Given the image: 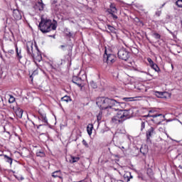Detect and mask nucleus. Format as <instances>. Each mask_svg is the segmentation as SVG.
Instances as JSON below:
<instances>
[{
  "instance_id": "1",
  "label": "nucleus",
  "mask_w": 182,
  "mask_h": 182,
  "mask_svg": "<svg viewBox=\"0 0 182 182\" xmlns=\"http://www.w3.org/2000/svg\"><path fill=\"white\" fill-rule=\"evenodd\" d=\"M58 28V23L54 21V23L52 22V20L41 17V21L38 25V28L43 33H48L52 31H56Z\"/></svg>"
},
{
  "instance_id": "2",
  "label": "nucleus",
  "mask_w": 182,
  "mask_h": 182,
  "mask_svg": "<svg viewBox=\"0 0 182 182\" xmlns=\"http://www.w3.org/2000/svg\"><path fill=\"white\" fill-rule=\"evenodd\" d=\"M96 103L100 109L102 110H106L107 109H112V107H113V106H116L119 102L114 99L100 97L97 98Z\"/></svg>"
},
{
  "instance_id": "3",
  "label": "nucleus",
  "mask_w": 182,
  "mask_h": 182,
  "mask_svg": "<svg viewBox=\"0 0 182 182\" xmlns=\"http://www.w3.org/2000/svg\"><path fill=\"white\" fill-rule=\"evenodd\" d=\"M132 114H133L132 109H120L117 114L112 117V122L115 124H119V123H122L124 120L130 119Z\"/></svg>"
},
{
  "instance_id": "4",
  "label": "nucleus",
  "mask_w": 182,
  "mask_h": 182,
  "mask_svg": "<svg viewBox=\"0 0 182 182\" xmlns=\"http://www.w3.org/2000/svg\"><path fill=\"white\" fill-rule=\"evenodd\" d=\"M118 58L122 60H127L130 58V53L126 48H121L118 50Z\"/></svg>"
},
{
  "instance_id": "5",
  "label": "nucleus",
  "mask_w": 182,
  "mask_h": 182,
  "mask_svg": "<svg viewBox=\"0 0 182 182\" xmlns=\"http://www.w3.org/2000/svg\"><path fill=\"white\" fill-rule=\"evenodd\" d=\"M104 62H106L108 65H112V63H114L116 62V56L113 54H104Z\"/></svg>"
},
{
  "instance_id": "6",
  "label": "nucleus",
  "mask_w": 182,
  "mask_h": 182,
  "mask_svg": "<svg viewBox=\"0 0 182 182\" xmlns=\"http://www.w3.org/2000/svg\"><path fill=\"white\" fill-rule=\"evenodd\" d=\"M39 114H41V117H38V120L39 122V123H41V122H42L44 124H40L38 125H37V129H39V127H41V126H46V124H48V118H46V114L45 113H42L41 112V111H39Z\"/></svg>"
},
{
  "instance_id": "7",
  "label": "nucleus",
  "mask_w": 182,
  "mask_h": 182,
  "mask_svg": "<svg viewBox=\"0 0 182 182\" xmlns=\"http://www.w3.org/2000/svg\"><path fill=\"white\" fill-rule=\"evenodd\" d=\"M107 12L112 15L113 19H117L116 14H117V9L114 6V4H111L109 9H107Z\"/></svg>"
},
{
  "instance_id": "8",
  "label": "nucleus",
  "mask_w": 182,
  "mask_h": 182,
  "mask_svg": "<svg viewBox=\"0 0 182 182\" xmlns=\"http://www.w3.org/2000/svg\"><path fill=\"white\" fill-rule=\"evenodd\" d=\"M27 52L30 56L35 58V54L33 53V43L28 42L27 43Z\"/></svg>"
},
{
  "instance_id": "9",
  "label": "nucleus",
  "mask_w": 182,
  "mask_h": 182,
  "mask_svg": "<svg viewBox=\"0 0 182 182\" xmlns=\"http://www.w3.org/2000/svg\"><path fill=\"white\" fill-rule=\"evenodd\" d=\"M13 16L16 21L22 19V15L21 14L19 10H14Z\"/></svg>"
},
{
  "instance_id": "10",
  "label": "nucleus",
  "mask_w": 182,
  "mask_h": 182,
  "mask_svg": "<svg viewBox=\"0 0 182 182\" xmlns=\"http://www.w3.org/2000/svg\"><path fill=\"white\" fill-rule=\"evenodd\" d=\"M154 134H156V132H154V129L153 127H150L147 132H146V138L147 140L150 139V138L152 136H154Z\"/></svg>"
},
{
  "instance_id": "11",
  "label": "nucleus",
  "mask_w": 182,
  "mask_h": 182,
  "mask_svg": "<svg viewBox=\"0 0 182 182\" xmlns=\"http://www.w3.org/2000/svg\"><path fill=\"white\" fill-rule=\"evenodd\" d=\"M43 3L42 2V0H40L38 1L36 5L34 6V8L36 11H43Z\"/></svg>"
},
{
  "instance_id": "12",
  "label": "nucleus",
  "mask_w": 182,
  "mask_h": 182,
  "mask_svg": "<svg viewBox=\"0 0 182 182\" xmlns=\"http://www.w3.org/2000/svg\"><path fill=\"white\" fill-rule=\"evenodd\" d=\"M73 83H75V85H77L80 87L82 86V79L79 78L77 76H74L73 77Z\"/></svg>"
},
{
  "instance_id": "13",
  "label": "nucleus",
  "mask_w": 182,
  "mask_h": 182,
  "mask_svg": "<svg viewBox=\"0 0 182 182\" xmlns=\"http://www.w3.org/2000/svg\"><path fill=\"white\" fill-rule=\"evenodd\" d=\"M140 152L144 155L146 156L147 153H149V148L147 146L144 145V146H141L140 149Z\"/></svg>"
},
{
  "instance_id": "14",
  "label": "nucleus",
  "mask_w": 182,
  "mask_h": 182,
  "mask_svg": "<svg viewBox=\"0 0 182 182\" xmlns=\"http://www.w3.org/2000/svg\"><path fill=\"white\" fill-rule=\"evenodd\" d=\"M166 92H159V91H156L155 92V96L156 97H159L161 99H163V97H165L164 95H166Z\"/></svg>"
},
{
  "instance_id": "15",
  "label": "nucleus",
  "mask_w": 182,
  "mask_h": 182,
  "mask_svg": "<svg viewBox=\"0 0 182 182\" xmlns=\"http://www.w3.org/2000/svg\"><path fill=\"white\" fill-rule=\"evenodd\" d=\"M16 114L18 119H22V115L23 114V110L18 109L16 111Z\"/></svg>"
},
{
  "instance_id": "16",
  "label": "nucleus",
  "mask_w": 182,
  "mask_h": 182,
  "mask_svg": "<svg viewBox=\"0 0 182 182\" xmlns=\"http://www.w3.org/2000/svg\"><path fill=\"white\" fill-rule=\"evenodd\" d=\"M93 130V124H89L87 127V131L89 136H92V132Z\"/></svg>"
},
{
  "instance_id": "17",
  "label": "nucleus",
  "mask_w": 182,
  "mask_h": 182,
  "mask_svg": "<svg viewBox=\"0 0 182 182\" xmlns=\"http://www.w3.org/2000/svg\"><path fill=\"white\" fill-rule=\"evenodd\" d=\"M16 56L18 59H22V53L20 50H18V46H16Z\"/></svg>"
},
{
  "instance_id": "18",
  "label": "nucleus",
  "mask_w": 182,
  "mask_h": 182,
  "mask_svg": "<svg viewBox=\"0 0 182 182\" xmlns=\"http://www.w3.org/2000/svg\"><path fill=\"white\" fill-rule=\"evenodd\" d=\"M61 174L60 170L54 171L52 173V176L54 177V178H56V177H59Z\"/></svg>"
},
{
  "instance_id": "19",
  "label": "nucleus",
  "mask_w": 182,
  "mask_h": 182,
  "mask_svg": "<svg viewBox=\"0 0 182 182\" xmlns=\"http://www.w3.org/2000/svg\"><path fill=\"white\" fill-rule=\"evenodd\" d=\"M4 160L7 162L9 163V164H12V159L11 157L8 156L7 155H4Z\"/></svg>"
},
{
  "instance_id": "20",
  "label": "nucleus",
  "mask_w": 182,
  "mask_h": 182,
  "mask_svg": "<svg viewBox=\"0 0 182 182\" xmlns=\"http://www.w3.org/2000/svg\"><path fill=\"white\" fill-rule=\"evenodd\" d=\"M151 68H152V69L156 72H159V70H160V68H159V66L156 65V64L154 63L152 65H151Z\"/></svg>"
},
{
  "instance_id": "21",
  "label": "nucleus",
  "mask_w": 182,
  "mask_h": 182,
  "mask_svg": "<svg viewBox=\"0 0 182 182\" xmlns=\"http://www.w3.org/2000/svg\"><path fill=\"white\" fill-rule=\"evenodd\" d=\"M37 157H45V152L42 151H38L36 152Z\"/></svg>"
},
{
  "instance_id": "22",
  "label": "nucleus",
  "mask_w": 182,
  "mask_h": 182,
  "mask_svg": "<svg viewBox=\"0 0 182 182\" xmlns=\"http://www.w3.org/2000/svg\"><path fill=\"white\" fill-rule=\"evenodd\" d=\"M160 116H163V114H156L151 115V114H149L148 115L145 116V117H154V118H155V117H160Z\"/></svg>"
},
{
  "instance_id": "23",
  "label": "nucleus",
  "mask_w": 182,
  "mask_h": 182,
  "mask_svg": "<svg viewBox=\"0 0 182 182\" xmlns=\"http://www.w3.org/2000/svg\"><path fill=\"white\" fill-rule=\"evenodd\" d=\"M62 102H70V97L69 96H64L61 98Z\"/></svg>"
},
{
  "instance_id": "24",
  "label": "nucleus",
  "mask_w": 182,
  "mask_h": 182,
  "mask_svg": "<svg viewBox=\"0 0 182 182\" xmlns=\"http://www.w3.org/2000/svg\"><path fill=\"white\" fill-rule=\"evenodd\" d=\"M112 76L115 79H118L119 78V71L117 70L112 72Z\"/></svg>"
},
{
  "instance_id": "25",
  "label": "nucleus",
  "mask_w": 182,
  "mask_h": 182,
  "mask_svg": "<svg viewBox=\"0 0 182 182\" xmlns=\"http://www.w3.org/2000/svg\"><path fill=\"white\" fill-rule=\"evenodd\" d=\"M129 176H130L132 178V175H130V173H127L124 175V178H127V181H130V178L129 177Z\"/></svg>"
},
{
  "instance_id": "26",
  "label": "nucleus",
  "mask_w": 182,
  "mask_h": 182,
  "mask_svg": "<svg viewBox=\"0 0 182 182\" xmlns=\"http://www.w3.org/2000/svg\"><path fill=\"white\" fill-rule=\"evenodd\" d=\"M134 97H124L122 100L125 102H133Z\"/></svg>"
},
{
  "instance_id": "27",
  "label": "nucleus",
  "mask_w": 182,
  "mask_h": 182,
  "mask_svg": "<svg viewBox=\"0 0 182 182\" xmlns=\"http://www.w3.org/2000/svg\"><path fill=\"white\" fill-rule=\"evenodd\" d=\"M71 160H72V163H76V162H77L78 160H80V158L72 156Z\"/></svg>"
},
{
  "instance_id": "28",
  "label": "nucleus",
  "mask_w": 182,
  "mask_h": 182,
  "mask_svg": "<svg viewBox=\"0 0 182 182\" xmlns=\"http://www.w3.org/2000/svg\"><path fill=\"white\" fill-rule=\"evenodd\" d=\"M153 36L155 38V39H160L161 38V36L157 33H154Z\"/></svg>"
},
{
  "instance_id": "29",
  "label": "nucleus",
  "mask_w": 182,
  "mask_h": 182,
  "mask_svg": "<svg viewBox=\"0 0 182 182\" xmlns=\"http://www.w3.org/2000/svg\"><path fill=\"white\" fill-rule=\"evenodd\" d=\"M176 4L178 8H182V0H178Z\"/></svg>"
},
{
  "instance_id": "30",
  "label": "nucleus",
  "mask_w": 182,
  "mask_h": 182,
  "mask_svg": "<svg viewBox=\"0 0 182 182\" xmlns=\"http://www.w3.org/2000/svg\"><path fill=\"white\" fill-rule=\"evenodd\" d=\"M145 128H146V122H142L141 123V131L143 132V130H144Z\"/></svg>"
},
{
  "instance_id": "31",
  "label": "nucleus",
  "mask_w": 182,
  "mask_h": 182,
  "mask_svg": "<svg viewBox=\"0 0 182 182\" xmlns=\"http://www.w3.org/2000/svg\"><path fill=\"white\" fill-rule=\"evenodd\" d=\"M14 102H15V97L12 95H10L9 103H14Z\"/></svg>"
},
{
  "instance_id": "32",
  "label": "nucleus",
  "mask_w": 182,
  "mask_h": 182,
  "mask_svg": "<svg viewBox=\"0 0 182 182\" xmlns=\"http://www.w3.org/2000/svg\"><path fill=\"white\" fill-rule=\"evenodd\" d=\"M147 61L149 62L150 66H151V65H153V63H154V62H153V60H151V58H147Z\"/></svg>"
},
{
  "instance_id": "33",
  "label": "nucleus",
  "mask_w": 182,
  "mask_h": 182,
  "mask_svg": "<svg viewBox=\"0 0 182 182\" xmlns=\"http://www.w3.org/2000/svg\"><path fill=\"white\" fill-rule=\"evenodd\" d=\"M82 144H83L85 147H89V144H87V142L86 140H85V139L82 140Z\"/></svg>"
},
{
  "instance_id": "34",
  "label": "nucleus",
  "mask_w": 182,
  "mask_h": 182,
  "mask_svg": "<svg viewBox=\"0 0 182 182\" xmlns=\"http://www.w3.org/2000/svg\"><path fill=\"white\" fill-rule=\"evenodd\" d=\"M107 28L111 31L112 32H113V31H114V28H113V26H108Z\"/></svg>"
},
{
  "instance_id": "35",
  "label": "nucleus",
  "mask_w": 182,
  "mask_h": 182,
  "mask_svg": "<svg viewBox=\"0 0 182 182\" xmlns=\"http://www.w3.org/2000/svg\"><path fill=\"white\" fill-rule=\"evenodd\" d=\"M156 16H160V15H161V11H156Z\"/></svg>"
},
{
  "instance_id": "36",
  "label": "nucleus",
  "mask_w": 182,
  "mask_h": 182,
  "mask_svg": "<svg viewBox=\"0 0 182 182\" xmlns=\"http://www.w3.org/2000/svg\"><path fill=\"white\" fill-rule=\"evenodd\" d=\"M90 85H91V86H92V87H94V89H96L97 86H96V84H95L94 82H91Z\"/></svg>"
},
{
  "instance_id": "37",
  "label": "nucleus",
  "mask_w": 182,
  "mask_h": 182,
  "mask_svg": "<svg viewBox=\"0 0 182 182\" xmlns=\"http://www.w3.org/2000/svg\"><path fill=\"white\" fill-rule=\"evenodd\" d=\"M60 48L63 49V48H65V46H60Z\"/></svg>"
},
{
  "instance_id": "38",
  "label": "nucleus",
  "mask_w": 182,
  "mask_h": 182,
  "mask_svg": "<svg viewBox=\"0 0 182 182\" xmlns=\"http://www.w3.org/2000/svg\"><path fill=\"white\" fill-rule=\"evenodd\" d=\"M55 3H56V1L54 0L52 4H55Z\"/></svg>"
},
{
  "instance_id": "39",
  "label": "nucleus",
  "mask_w": 182,
  "mask_h": 182,
  "mask_svg": "<svg viewBox=\"0 0 182 182\" xmlns=\"http://www.w3.org/2000/svg\"><path fill=\"white\" fill-rule=\"evenodd\" d=\"M116 136H117V133H115V134L114 135V137H116Z\"/></svg>"
},
{
  "instance_id": "40",
  "label": "nucleus",
  "mask_w": 182,
  "mask_h": 182,
  "mask_svg": "<svg viewBox=\"0 0 182 182\" xmlns=\"http://www.w3.org/2000/svg\"><path fill=\"white\" fill-rule=\"evenodd\" d=\"M14 53V50H11L10 51V53Z\"/></svg>"
},
{
  "instance_id": "41",
  "label": "nucleus",
  "mask_w": 182,
  "mask_h": 182,
  "mask_svg": "<svg viewBox=\"0 0 182 182\" xmlns=\"http://www.w3.org/2000/svg\"><path fill=\"white\" fill-rule=\"evenodd\" d=\"M179 168L182 169V166L181 165L179 166Z\"/></svg>"
},
{
  "instance_id": "42",
  "label": "nucleus",
  "mask_w": 182,
  "mask_h": 182,
  "mask_svg": "<svg viewBox=\"0 0 182 182\" xmlns=\"http://www.w3.org/2000/svg\"><path fill=\"white\" fill-rule=\"evenodd\" d=\"M20 180H23V177H21V178H20Z\"/></svg>"
},
{
  "instance_id": "43",
  "label": "nucleus",
  "mask_w": 182,
  "mask_h": 182,
  "mask_svg": "<svg viewBox=\"0 0 182 182\" xmlns=\"http://www.w3.org/2000/svg\"><path fill=\"white\" fill-rule=\"evenodd\" d=\"M149 113H153V111H152V110H150V111H149Z\"/></svg>"
},
{
  "instance_id": "44",
  "label": "nucleus",
  "mask_w": 182,
  "mask_h": 182,
  "mask_svg": "<svg viewBox=\"0 0 182 182\" xmlns=\"http://www.w3.org/2000/svg\"><path fill=\"white\" fill-rule=\"evenodd\" d=\"M100 119V118H99V117H97V120H99Z\"/></svg>"
},
{
  "instance_id": "45",
  "label": "nucleus",
  "mask_w": 182,
  "mask_h": 182,
  "mask_svg": "<svg viewBox=\"0 0 182 182\" xmlns=\"http://www.w3.org/2000/svg\"><path fill=\"white\" fill-rule=\"evenodd\" d=\"M170 33H173L171 31H169Z\"/></svg>"
}]
</instances>
